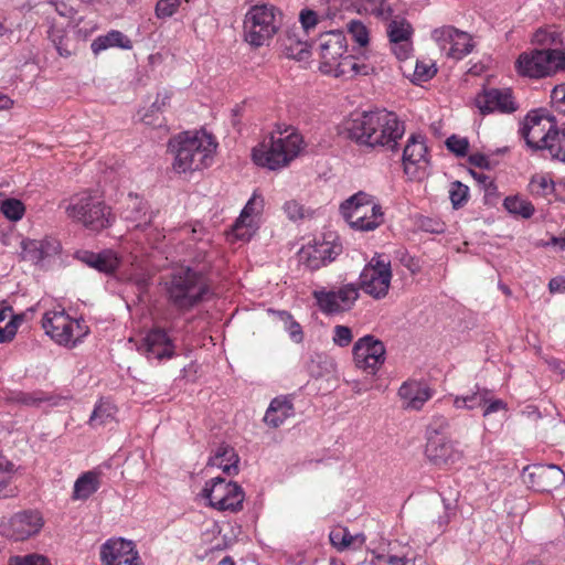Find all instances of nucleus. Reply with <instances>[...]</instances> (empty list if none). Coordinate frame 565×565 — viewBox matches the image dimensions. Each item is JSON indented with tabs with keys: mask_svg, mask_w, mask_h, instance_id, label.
<instances>
[{
	"mask_svg": "<svg viewBox=\"0 0 565 565\" xmlns=\"http://www.w3.org/2000/svg\"><path fill=\"white\" fill-rule=\"evenodd\" d=\"M21 248V257L24 260L32 264H39L44 258L58 254L61 250V244L52 237L43 239H23Z\"/></svg>",
	"mask_w": 565,
	"mask_h": 565,
	"instance_id": "26",
	"label": "nucleus"
},
{
	"mask_svg": "<svg viewBox=\"0 0 565 565\" xmlns=\"http://www.w3.org/2000/svg\"><path fill=\"white\" fill-rule=\"evenodd\" d=\"M50 398L42 392L32 393H20L17 401L26 406H39L41 403L49 401Z\"/></svg>",
	"mask_w": 565,
	"mask_h": 565,
	"instance_id": "51",
	"label": "nucleus"
},
{
	"mask_svg": "<svg viewBox=\"0 0 565 565\" xmlns=\"http://www.w3.org/2000/svg\"><path fill=\"white\" fill-rule=\"evenodd\" d=\"M238 456L234 448L227 445H221L215 455L209 459L207 465L217 467L228 476L236 475L238 472Z\"/></svg>",
	"mask_w": 565,
	"mask_h": 565,
	"instance_id": "33",
	"label": "nucleus"
},
{
	"mask_svg": "<svg viewBox=\"0 0 565 565\" xmlns=\"http://www.w3.org/2000/svg\"><path fill=\"white\" fill-rule=\"evenodd\" d=\"M353 340L352 330L347 326L338 324L333 328V342L338 347L345 348Z\"/></svg>",
	"mask_w": 565,
	"mask_h": 565,
	"instance_id": "47",
	"label": "nucleus"
},
{
	"mask_svg": "<svg viewBox=\"0 0 565 565\" xmlns=\"http://www.w3.org/2000/svg\"><path fill=\"white\" fill-rule=\"evenodd\" d=\"M65 212L70 218L95 232L109 227L114 221L110 207L88 192L72 196Z\"/></svg>",
	"mask_w": 565,
	"mask_h": 565,
	"instance_id": "6",
	"label": "nucleus"
},
{
	"mask_svg": "<svg viewBox=\"0 0 565 565\" xmlns=\"http://www.w3.org/2000/svg\"><path fill=\"white\" fill-rule=\"evenodd\" d=\"M99 486L100 473L94 470L86 471L76 479L72 499L85 501L99 489Z\"/></svg>",
	"mask_w": 565,
	"mask_h": 565,
	"instance_id": "30",
	"label": "nucleus"
},
{
	"mask_svg": "<svg viewBox=\"0 0 565 565\" xmlns=\"http://www.w3.org/2000/svg\"><path fill=\"white\" fill-rule=\"evenodd\" d=\"M288 332L290 338L297 342L300 343L303 339L301 327L298 322L291 320L288 326Z\"/></svg>",
	"mask_w": 565,
	"mask_h": 565,
	"instance_id": "62",
	"label": "nucleus"
},
{
	"mask_svg": "<svg viewBox=\"0 0 565 565\" xmlns=\"http://www.w3.org/2000/svg\"><path fill=\"white\" fill-rule=\"evenodd\" d=\"M42 328L52 340L65 347H75L89 332L83 321L73 320L64 310L46 312L42 319Z\"/></svg>",
	"mask_w": 565,
	"mask_h": 565,
	"instance_id": "8",
	"label": "nucleus"
},
{
	"mask_svg": "<svg viewBox=\"0 0 565 565\" xmlns=\"http://www.w3.org/2000/svg\"><path fill=\"white\" fill-rule=\"evenodd\" d=\"M509 213L529 218L534 214V206L531 202L519 196H508L503 202Z\"/></svg>",
	"mask_w": 565,
	"mask_h": 565,
	"instance_id": "40",
	"label": "nucleus"
},
{
	"mask_svg": "<svg viewBox=\"0 0 565 565\" xmlns=\"http://www.w3.org/2000/svg\"><path fill=\"white\" fill-rule=\"evenodd\" d=\"M76 258L99 273L110 275L119 266V258L111 249H104L99 253L90 250H78Z\"/></svg>",
	"mask_w": 565,
	"mask_h": 565,
	"instance_id": "27",
	"label": "nucleus"
},
{
	"mask_svg": "<svg viewBox=\"0 0 565 565\" xmlns=\"http://www.w3.org/2000/svg\"><path fill=\"white\" fill-rule=\"evenodd\" d=\"M100 558L104 565H120L122 561L140 559L131 541L110 539L100 547Z\"/></svg>",
	"mask_w": 565,
	"mask_h": 565,
	"instance_id": "24",
	"label": "nucleus"
},
{
	"mask_svg": "<svg viewBox=\"0 0 565 565\" xmlns=\"http://www.w3.org/2000/svg\"><path fill=\"white\" fill-rule=\"evenodd\" d=\"M550 157L565 162V127L559 129L556 142L552 143Z\"/></svg>",
	"mask_w": 565,
	"mask_h": 565,
	"instance_id": "50",
	"label": "nucleus"
},
{
	"mask_svg": "<svg viewBox=\"0 0 565 565\" xmlns=\"http://www.w3.org/2000/svg\"><path fill=\"white\" fill-rule=\"evenodd\" d=\"M302 149L303 138L295 128L278 127L253 149L252 158L259 167L277 170L287 167Z\"/></svg>",
	"mask_w": 565,
	"mask_h": 565,
	"instance_id": "3",
	"label": "nucleus"
},
{
	"mask_svg": "<svg viewBox=\"0 0 565 565\" xmlns=\"http://www.w3.org/2000/svg\"><path fill=\"white\" fill-rule=\"evenodd\" d=\"M529 486L539 492H550L565 481V473L555 465H540L524 469Z\"/></svg>",
	"mask_w": 565,
	"mask_h": 565,
	"instance_id": "18",
	"label": "nucleus"
},
{
	"mask_svg": "<svg viewBox=\"0 0 565 565\" xmlns=\"http://www.w3.org/2000/svg\"><path fill=\"white\" fill-rule=\"evenodd\" d=\"M558 131L559 128L552 117L540 115L537 111H531L520 129L527 147L535 151L545 150L550 156L552 143L556 142Z\"/></svg>",
	"mask_w": 565,
	"mask_h": 565,
	"instance_id": "10",
	"label": "nucleus"
},
{
	"mask_svg": "<svg viewBox=\"0 0 565 565\" xmlns=\"http://www.w3.org/2000/svg\"><path fill=\"white\" fill-rule=\"evenodd\" d=\"M532 42L542 49H556L562 44L561 33L551 26L541 28L533 34Z\"/></svg>",
	"mask_w": 565,
	"mask_h": 565,
	"instance_id": "38",
	"label": "nucleus"
},
{
	"mask_svg": "<svg viewBox=\"0 0 565 565\" xmlns=\"http://www.w3.org/2000/svg\"><path fill=\"white\" fill-rule=\"evenodd\" d=\"M425 454L427 459L438 467L452 465L461 457L452 443L437 433L428 437Z\"/></svg>",
	"mask_w": 565,
	"mask_h": 565,
	"instance_id": "23",
	"label": "nucleus"
},
{
	"mask_svg": "<svg viewBox=\"0 0 565 565\" xmlns=\"http://www.w3.org/2000/svg\"><path fill=\"white\" fill-rule=\"evenodd\" d=\"M529 190L533 195L546 196L554 191V182L546 175L536 174L532 177Z\"/></svg>",
	"mask_w": 565,
	"mask_h": 565,
	"instance_id": "43",
	"label": "nucleus"
},
{
	"mask_svg": "<svg viewBox=\"0 0 565 565\" xmlns=\"http://www.w3.org/2000/svg\"><path fill=\"white\" fill-rule=\"evenodd\" d=\"M555 72L565 71V52L554 49Z\"/></svg>",
	"mask_w": 565,
	"mask_h": 565,
	"instance_id": "64",
	"label": "nucleus"
},
{
	"mask_svg": "<svg viewBox=\"0 0 565 565\" xmlns=\"http://www.w3.org/2000/svg\"><path fill=\"white\" fill-rule=\"evenodd\" d=\"M433 40L438 44L446 56L454 60H462L475 47L472 38L467 32L451 25L437 28L431 32Z\"/></svg>",
	"mask_w": 565,
	"mask_h": 565,
	"instance_id": "13",
	"label": "nucleus"
},
{
	"mask_svg": "<svg viewBox=\"0 0 565 565\" xmlns=\"http://www.w3.org/2000/svg\"><path fill=\"white\" fill-rule=\"evenodd\" d=\"M520 75L541 78L555 73L554 49H535L520 54L515 62Z\"/></svg>",
	"mask_w": 565,
	"mask_h": 565,
	"instance_id": "14",
	"label": "nucleus"
},
{
	"mask_svg": "<svg viewBox=\"0 0 565 565\" xmlns=\"http://www.w3.org/2000/svg\"><path fill=\"white\" fill-rule=\"evenodd\" d=\"M170 97L171 95L167 90L158 93L156 100L152 103L150 107L151 111H162L164 107L168 105Z\"/></svg>",
	"mask_w": 565,
	"mask_h": 565,
	"instance_id": "61",
	"label": "nucleus"
},
{
	"mask_svg": "<svg viewBox=\"0 0 565 565\" xmlns=\"http://www.w3.org/2000/svg\"><path fill=\"white\" fill-rule=\"evenodd\" d=\"M340 210L350 226L359 231H373L383 222L381 205L372 195L362 191L345 200Z\"/></svg>",
	"mask_w": 565,
	"mask_h": 565,
	"instance_id": "7",
	"label": "nucleus"
},
{
	"mask_svg": "<svg viewBox=\"0 0 565 565\" xmlns=\"http://www.w3.org/2000/svg\"><path fill=\"white\" fill-rule=\"evenodd\" d=\"M213 137L204 131L180 132L169 140L168 150L173 154V170L193 172L209 167L216 150Z\"/></svg>",
	"mask_w": 565,
	"mask_h": 565,
	"instance_id": "2",
	"label": "nucleus"
},
{
	"mask_svg": "<svg viewBox=\"0 0 565 565\" xmlns=\"http://www.w3.org/2000/svg\"><path fill=\"white\" fill-rule=\"evenodd\" d=\"M392 279L390 262L374 257L360 275L359 288L374 299H382L388 294Z\"/></svg>",
	"mask_w": 565,
	"mask_h": 565,
	"instance_id": "12",
	"label": "nucleus"
},
{
	"mask_svg": "<svg viewBox=\"0 0 565 565\" xmlns=\"http://www.w3.org/2000/svg\"><path fill=\"white\" fill-rule=\"evenodd\" d=\"M342 253L341 243L332 239L316 241L299 252V262L310 270H317L333 262Z\"/></svg>",
	"mask_w": 565,
	"mask_h": 565,
	"instance_id": "16",
	"label": "nucleus"
},
{
	"mask_svg": "<svg viewBox=\"0 0 565 565\" xmlns=\"http://www.w3.org/2000/svg\"><path fill=\"white\" fill-rule=\"evenodd\" d=\"M181 0H159L156 6V14L158 18H169L173 15Z\"/></svg>",
	"mask_w": 565,
	"mask_h": 565,
	"instance_id": "48",
	"label": "nucleus"
},
{
	"mask_svg": "<svg viewBox=\"0 0 565 565\" xmlns=\"http://www.w3.org/2000/svg\"><path fill=\"white\" fill-rule=\"evenodd\" d=\"M113 46L130 50L132 47V43L122 32L113 30L106 35L96 38L92 43V51L95 54H98L99 52Z\"/></svg>",
	"mask_w": 565,
	"mask_h": 565,
	"instance_id": "36",
	"label": "nucleus"
},
{
	"mask_svg": "<svg viewBox=\"0 0 565 565\" xmlns=\"http://www.w3.org/2000/svg\"><path fill=\"white\" fill-rule=\"evenodd\" d=\"M0 211L8 220L17 222L23 217L25 206L22 201L18 199H6L0 204Z\"/></svg>",
	"mask_w": 565,
	"mask_h": 565,
	"instance_id": "42",
	"label": "nucleus"
},
{
	"mask_svg": "<svg viewBox=\"0 0 565 565\" xmlns=\"http://www.w3.org/2000/svg\"><path fill=\"white\" fill-rule=\"evenodd\" d=\"M117 413V407L109 401L100 399L98 404H96L90 417L89 425L92 427L104 426L113 420H115V416Z\"/></svg>",
	"mask_w": 565,
	"mask_h": 565,
	"instance_id": "37",
	"label": "nucleus"
},
{
	"mask_svg": "<svg viewBox=\"0 0 565 565\" xmlns=\"http://www.w3.org/2000/svg\"><path fill=\"white\" fill-rule=\"evenodd\" d=\"M138 350L148 358L162 360L173 355L174 345L164 330L154 328L147 333Z\"/></svg>",
	"mask_w": 565,
	"mask_h": 565,
	"instance_id": "25",
	"label": "nucleus"
},
{
	"mask_svg": "<svg viewBox=\"0 0 565 565\" xmlns=\"http://www.w3.org/2000/svg\"><path fill=\"white\" fill-rule=\"evenodd\" d=\"M469 188L460 181H455L450 185L449 199L454 209H459L468 201Z\"/></svg>",
	"mask_w": 565,
	"mask_h": 565,
	"instance_id": "44",
	"label": "nucleus"
},
{
	"mask_svg": "<svg viewBox=\"0 0 565 565\" xmlns=\"http://www.w3.org/2000/svg\"><path fill=\"white\" fill-rule=\"evenodd\" d=\"M169 301L179 310L188 311L212 295L202 269L180 267L172 271L166 282Z\"/></svg>",
	"mask_w": 565,
	"mask_h": 565,
	"instance_id": "4",
	"label": "nucleus"
},
{
	"mask_svg": "<svg viewBox=\"0 0 565 565\" xmlns=\"http://www.w3.org/2000/svg\"><path fill=\"white\" fill-rule=\"evenodd\" d=\"M427 152L428 149L423 135L413 134L409 136L401 157L406 175L411 179L417 178L418 169L429 162Z\"/></svg>",
	"mask_w": 565,
	"mask_h": 565,
	"instance_id": "20",
	"label": "nucleus"
},
{
	"mask_svg": "<svg viewBox=\"0 0 565 565\" xmlns=\"http://www.w3.org/2000/svg\"><path fill=\"white\" fill-rule=\"evenodd\" d=\"M11 565H47V559L41 555L17 557Z\"/></svg>",
	"mask_w": 565,
	"mask_h": 565,
	"instance_id": "56",
	"label": "nucleus"
},
{
	"mask_svg": "<svg viewBox=\"0 0 565 565\" xmlns=\"http://www.w3.org/2000/svg\"><path fill=\"white\" fill-rule=\"evenodd\" d=\"M331 544L339 551L348 548L359 550L365 543L363 533L351 534L347 527H337L329 535Z\"/></svg>",
	"mask_w": 565,
	"mask_h": 565,
	"instance_id": "35",
	"label": "nucleus"
},
{
	"mask_svg": "<svg viewBox=\"0 0 565 565\" xmlns=\"http://www.w3.org/2000/svg\"><path fill=\"white\" fill-rule=\"evenodd\" d=\"M299 20L305 32H309L319 23V18L316 11L310 9L301 10Z\"/></svg>",
	"mask_w": 565,
	"mask_h": 565,
	"instance_id": "53",
	"label": "nucleus"
},
{
	"mask_svg": "<svg viewBox=\"0 0 565 565\" xmlns=\"http://www.w3.org/2000/svg\"><path fill=\"white\" fill-rule=\"evenodd\" d=\"M347 39L342 31L332 30L323 32L318 39V50L320 54V71L326 66L335 63L337 58L347 53Z\"/></svg>",
	"mask_w": 565,
	"mask_h": 565,
	"instance_id": "22",
	"label": "nucleus"
},
{
	"mask_svg": "<svg viewBox=\"0 0 565 565\" xmlns=\"http://www.w3.org/2000/svg\"><path fill=\"white\" fill-rule=\"evenodd\" d=\"M12 476L0 477V498H8L14 495V489H8Z\"/></svg>",
	"mask_w": 565,
	"mask_h": 565,
	"instance_id": "63",
	"label": "nucleus"
},
{
	"mask_svg": "<svg viewBox=\"0 0 565 565\" xmlns=\"http://www.w3.org/2000/svg\"><path fill=\"white\" fill-rule=\"evenodd\" d=\"M281 47L284 54L294 60L302 61L309 56V44L301 40L295 30H289L281 39Z\"/></svg>",
	"mask_w": 565,
	"mask_h": 565,
	"instance_id": "31",
	"label": "nucleus"
},
{
	"mask_svg": "<svg viewBox=\"0 0 565 565\" xmlns=\"http://www.w3.org/2000/svg\"><path fill=\"white\" fill-rule=\"evenodd\" d=\"M436 74L434 65H427L423 62H417L414 70L415 81L426 82Z\"/></svg>",
	"mask_w": 565,
	"mask_h": 565,
	"instance_id": "55",
	"label": "nucleus"
},
{
	"mask_svg": "<svg viewBox=\"0 0 565 565\" xmlns=\"http://www.w3.org/2000/svg\"><path fill=\"white\" fill-rule=\"evenodd\" d=\"M446 146L449 151L454 152L458 157L466 156L469 149V142L467 138H460L456 135L447 138Z\"/></svg>",
	"mask_w": 565,
	"mask_h": 565,
	"instance_id": "46",
	"label": "nucleus"
},
{
	"mask_svg": "<svg viewBox=\"0 0 565 565\" xmlns=\"http://www.w3.org/2000/svg\"><path fill=\"white\" fill-rule=\"evenodd\" d=\"M264 198L254 193L242 210L238 218L233 225V233L236 238L248 241L257 230V216L263 213Z\"/></svg>",
	"mask_w": 565,
	"mask_h": 565,
	"instance_id": "19",
	"label": "nucleus"
},
{
	"mask_svg": "<svg viewBox=\"0 0 565 565\" xmlns=\"http://www.w3.org/2000/svg\"><path fill=\"white\" fill-rule=\"evenodd\" d=\"M360 297L355 282L343 284L337 288L321 287L312 291L317 308L326 316H337L350 311Z\"/></svg>",
	"mask_w": 565,
	"mask_h": 565,
	"instance_id": "9",
	"label": "nucleus"
},
{
	"mask_svg": "<svg viewBox=\"0 0 565 565\" xmlns=\"http://www.w3.org/2000/svg\"><path fill=\"white\" fill-rule=\"evenodd\" d=\"M347 130L360 146L398 154V141L405 135V125L396 114L382 109L358 115L348 121Z\"/></svg>",
	"mask_w": 565,
	"mask_h": 565,
	"instance_id": "1",
	"label": "nucleus"
},
{
	"mask_svg": "<svg viewBox=\"0 0 565 565\" xmlns=\"http://www.w3.org/2000/svg\"><path fill=\"white\" fill-rule=\"evenodd\" d=\"M371 13L377 18L387 20L392 15L393 10L385 0H380L379 4L371 9Z\"/></svg>",
	"mask_w": 565,
	"mask_h": 565,
	"instance_id": "58",
	"label": "nucleus"
},
{
	"mask_svg": "<svg viewBox=\"0 0 565 565\" xmlns=\"http://www.w3.org/2000/svg\"><path fill=\"white\" fill-rule=\"evenodd\" d=\"M476 106L482 115L499 111L510 114L516 110V104L509 88H491L476 97Z\"/></svg>",
	"mask_w": 565,
	"mask_h": 565,
	"instance_id": "21",
	"label": "nucleus"
},
{
	"mask_svg": "<svg viewBox=\"0 0 565 565\" xmlns=\"http://www.w3.org/2000/svg\"><path fill=\"white\" fill-rule=\"evenodd\" d=\"M211 507L220 511L236 512L242 510L244 491L235 482H226L225 479L216 477L205 483L202 491Z\"/></svg>",
	"mask_w": 565,
	"mask_h": 565,
	"instance_id": "11",
	"label": "nucleus"
},
{
	"mask_svg": "<svg viewBox=\"0 0 565 565\" xmlns=\"http://www.w3.org/2000/svg\"><path fill=\"white\" fill-rule=\"evenodd\" d=\"M385 352L384 343L370 334L360 338L352 350L355 365L371 374L385 362Z\"/></svg>",
	"mask_w": 565,
	"mask_h": 565,
	"instance_id": "15",
	"label": "nucleus"
},
{
	"mask_svg": "<svg viewBox=\"0 0 565 565\" xmlns=\"http://www.w3.org/2000/svg\"><path fill=\"white\" fill-rule=\"evenodd\" d=\"M43 525L39 512L24 511L15 514L7 524H1V533L14 541H24L36 534Z\"/></svg>",
	"mask_w": 565,
	"mask_h": 565,
	"instance_id": "17",
	"label": "nucleus"
},
{
	"mask_svg": "<svg viewBox=\"0 0 565 565\" xmlns=\"http://www.w3.org/2000/svg\"><path fill=\"white\" fill-rule=\"evenodd\" d=\"M348 31L360 46H366L369 44V31L361 21L352 20L349 22Z\"/></svg>",
	"mask_w": 565,
	"mask_h": 565,
	"instance_id": "45",
	"label": "nucleus"
},
{
	"mask_svg": "<svg viewBox=\"0 0 565 565\" xmlns=\"http://www.w3.org/2000/svg\"><path fill=\"white\" fill-rule=\"evenodd\" d=\"M451 505L444 499L431 502L426 512L425 519L435 532H444L451 518Z\"/></svg>",
	"mask_w": 565,
	"mask_h": 565,
	"instance_id": "29",
	"label": "nucleus"
},
{
	"mask_svg": "<svg viewBox=\"0 0 565 565\" xmlns=\"http://www.w3.org/2000/svg\"><path fill=\"white\" fill-rule=\"evenodd\" d=\"M551 100L556 110L565 114V84L556 85L552 89Z\"/></svg>",
	"mask_w": 565,
	"mask_h": 565,
	"instance_id": "54",
	"label": "nucleus"
},
{
	"mask_svg": "<svg viewBox=\"0 0 565 565\" xmlns=\"http://www.w3.org/2000/svg\"><path fill=\"white\" fill-rule=\"evenodd\" d=\"M468 160H469V163L475 167H478L481 169H491L489 158L487 156H484L483 153H480V152L472 153L469 156Z\"/></svg>",
	"mask_w": 565,
	"mask_h": 565,
	"instance_id": "60",
	"label": "nucleus"
},
{
	"mask_svg": "<svg viewBox=\"0 0 565 565\" xmlns=\"http://www.w3.org/2000/svg\"><path fill=\"white\" fill-rule=\"evenodd\" d=\"M294 415V406L286 398H274L265 414L264 420L267 425L277 428Z\"/></svg>",
	"mask_w": 565,
	"mask_h": 565,
	"instance_id": "34",
	"label": "nucleus"
},
{
	"mask_svg": "<svg viewBox=\"0 0 565 565\" xmlns=\"http://www.w3.org/2000/svg\"><path fill=\"white\" fill-rule=\"evenodd\" d=\"M281 22L280 11L273 4L253 6L244 19V39L253 47H260L278 32Z\"/></svg>",
	"mask_w": 565,
	"mask_h": 565,
	"instance_id": "5",
	"label": "nucleus"
},
{
	"mask_svg": "<svg viewBox=\"0 0 565 565\" xmlns=\"http://www.w3.org/2000/svg\"><path fill=\"white\" fill-rule=\"evenodd\" d=\"M387 34L391 43H398L411 39L412 26L404 20H393L387 28Z\"/></svg>",
	"mask_w": 565,
	"mask_h": 565,
	"instance_id": "41",
	"label": "nucleus"
},
{
	"mask_svg": "<svg viewBox=\"0 0 565 565\" xmlns=\"http://www.w3.org/2000/svg\"><path fill=\"white\" fill-rule=\"evenodd\" d=\"M488 403V391H479L471 395L463 396L462 404L468 409H475L484 406Z\"/></svg>",
	"mask_w": 565,
	"mask_h": 565,
	"instance_id": "49",
	"label": "nucleus"
},
{
	"mask_svg": "<svg viewBox=\"0 0 565 565\" xmlns=\"http://www.w3.org/2000/svg\"><path fill=\"white\" fill-rule=\"evenodd\" d=\"M353 66L354 57L352 55L343 54L342 57L335 60V63H332L330 66H326L321 72L334 77H352Z\"/></svg>",
	"mask_w": 565,
	"mask_h": 565,
	"instance_id": "39",
	"label": "nucleus"
},
{
	"mask_svg": "<svg viewBox=\"0 0 565 565\" xmlns=\"http://www.w3.org/2000/svg\"><path fill=\"white\" fill-rule=\"evenodd\" d=\"M482 407L484 408L483 416L486 417L492 413L507 409V404L502 399H489L488 398V403Z\"/></svg>",
	"mask_w": 565,
	"mask_h": 565,
	"instance_id": "59",
	"label": "nucleus"
},
{
	"mask_svg": "<svg viewBox=\"0 0 565 565\" xmlns=\"http://www.w3.org/2000/svg\"><path fill=\"white\" fill-rule=\"evenodd\" d=\"M392 50L398 60H406L412 51L409 40L392 43Z\"/></svg>",
	"mask_w": 565,
	"mask_h": 565,
	"instance_id": "57",
	"label": "nucleus"
},
{
	"mask_svg": "<svg viewBox=\"0 0 565 565\" xmlns=\"http://www.w3.org/2000/svg\"><path fill=\"white\" fill-rule=\"evenodd\" d=\"M284 212L291 221L301 220L305 216V209L296 200L287 201L284 206Z\"/></svg>",
	"mask_w": 565,
	"mask_h": 565,
	"instance_id": "52",
	"label": "nucleus"
},
{
	"mask_svg": "<svg viewBox=\"0 0 565 565\" xmlns=\"http://www.w3.org/2000/svg\"><path fill=\"white\" fill-rule=\"evenodd\" d=\"M125 218L134 224L136 228L145 230L151 224L152 213L147 214V203L138 196L129 195V202L125 210Z\"/></svg>",
	"mask_w": 565,
	"mask_h": 565,
	"instance_id": "32",
	"label": "nucleus"
},
{
	"mask_svg": "<svg viewBox=\"0 0 565 565\" xmlns=\"http://www.w3.org/2000/svg\"><path fill=\"white\" fill-rule=\"evenodd\" d=\"M399 397L404 401V408L419 411L431 397L427 385L419 382H405L398 390Z\"/></svg>",
	"mask_w": 565,
	"mask_h": 565,
	"instance_id": "28",
	"label": "nucleus"
}]
</instances>
